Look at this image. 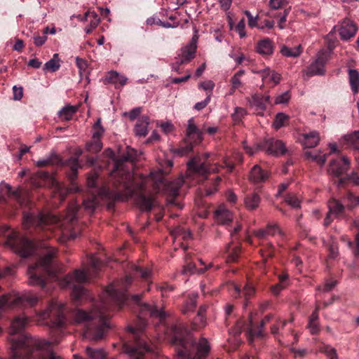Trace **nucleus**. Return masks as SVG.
<instances>
[{
    "mask_svg": "<svg viewBox=\"0 0 359 359\" xmlns=\"http://www.w3.org/2000/svg\"><path fill=\"white\" fill-rule=\"evenodd\" d=\"M136 158L135 151L132 148H127V154L123 155L121 159L116 161L115 168L111 175L116 178L114 184L117 186L119 184L123 187L124 191L116 192L109 190L107 187H102L100 189L99 196L109 200H121L126 201L133 195H137V203L142 211H150L155 205V200L153 196H146L144 194L145 181L141 180L137 182L133 174L130 171L133 168L130 163L129 168L125 162L133 161Z\"/></svg>",
    "mask_w": 359,
    "mask_h": 359,
    "instance_id": "1",
    "label": "nucleus"
},
{
    "mask_svg": "<svg viewBox=\"0 0 359 359\" xmlns=\"http://www.w3.org/2000/svg\"><path fill=\"white\" fill-rule=\"evenodd\" d=\"M28 324L25 316L15 317L11 322L9 330V341L13 351L12 359H62L50 348L51 345H57L60 340L52 337L51 341H34L22 334V330Z\"/></svg>",
    "mask_w": 359,
    "mask_h": 359,
    "instance_id": "2",
    "label": "nucleus"
},
{
    "mask_svg": "<svg viewBox=\"0 0 359 359\" xmlns=\"http://www.w3.org/2000/svg\"><path fill=\"white\" fill-rule=\"evenodd\" d=\"M109 305L102 300L100 306H97L89 313L82 310H76L74 319L77 323H85L84 337L90 341H98L103 338L105 332L109 329L107 311Z\"/></svg>",
    "mask_w": 359,
    "mask_h": 359,
    "instance_id": "3",
    "label": "nucleus"
},
{
    "mask_svg": "<svg viewBox=\"0 0 359 359\" xmlns=\"http://www.w3.org/2000/svg\"><path fill=\"white\" fill-rule=\"evenodd\" d=\"M172 333L171 343L177 346V355L182 359H203L208 355L210 346L207 339L194 341L182 325H175Z\"/></svg>",
    "mask_w": 359,
    "mask_h": 359,
    "instance_id": "4",
    "label": "nucleus"
},
{
    "mask_svg": "<svg viewBox=\"0 0 359 359\" xmlns=\"http://www.w3.org/2000/svg\"><path fill=\"white\" fill-rule=\"evenodd\" d=\"M57 255V250L52 247L46 248L40 261L36 264L29 267L27 273L29 284L34 286L45 287V281L41 272L46 271L50 276H54L56 271L52 269L51 264Z\"/></svg>",
    "mask_w": 359,
    "mask_h": 359,
    "instance_id": "5",
    "label": "nucleus"
},
{
    "mask_svg": "<svg viewBox=\"0 0 359 359\" xmlns=\"http://www.w3.org/2000/svg\"><path fill=\"white\" fill-rule=\"evenodd\" d=\"M78 209L79 206L76 204L72 203L69 205L66 215L62 219L53 213L40 214L37 216H34L31 213H26L24 215L22 224L25 228H27L29 224L41 226L43 224H57L60 226H62L65 222L71 223L76 219Z\"/></svg>",
    "mask_w": 359,
    "mask_h": 359,
    "instance_id": "6",
    "label": "nucleus"
},
{
    "mask_svg": "<svg viewBox=\"0 0 359 359\" xmlns=\"http://www.w3.org/2000/svg\"><path fill=\"white\" fill-rule=\"evenodd\" d=\"M32 184L36 187L43 186L52 187L54 192V197H57L60 202H62L70 190L60 184L53 176L47 172L39 171L34 175L31 179Z\"/></svg>",
    "mask_w": 359,
    "mask_h": 359,
    "instance_id": "7",
    "label": "nucleus"
},
{
    "mask_svg": "<svg viewBox=\"0 0 359 359\" xmlns=\"http://www.w3.org/2000/svg\"><path fill=\"white\" fill-rule=\"evenodd\" d=\"M65 305L56 299H53L48 307L38 315L39 320L50 318V327L54 329H61L65 324L64 315Z\"/></svg>",
    "mask_w": 359,
    "mask_h": 359,
    "instance_id": "8",
    "label": "nucleus"
},
{
    "mask_svg": "<svg viewBox=\"0 0 359 359\" xmlns=\"http://www.w3.org/2000/svg\"><path fill=\"white\" fill-rule=\"evenodd\" d=\"M162 170L151 174V180L154 182V189L158 191H163L165 194L172 197H175L179 194V189L182 187L184 180L179 178L173 182H166L163 175Z\"/></svg>",
    "mask_w": 359,
    "mask_h": 359,
    "instance_id": "9",
    "label": "nucleus"
},
{
    "mask_svg": "<svg viewBox=\"0 0 359 359\" xmlns=\"http://www.w3.org/2000/svg\"><path fill=\"white\" fill-rule=\"evenodd\" d=\"M90 278L88 272L76 270L73 274L67 275L64 278L65 285L72 287V296L74 299H80L86 293V290L80 283L87 282Z\"/></svg>",
    "mask_w": 359,
    "mask_h": 359,
    "instance_id": "10",
    "label": "nucleus"
},
{
    "mask_svg": "<svg viewBox=\"0 0 359 359\" xmlns=\"http://www.w3.org/2000/svg\"><path fill=\"white\" fill-rule=\"evenodd\" d=\"M244 149L250 156L255 154L258 150L265 151L266 153L273 155L284 154L286 152L285 144L281 140L268 139L257 144L255 148L244 145Z\"/></svg>",
    "mask_w": 359,
    "mask_h": 359,
    "instance_id": "11",
    "label": "nucleus"
},
{
    "mask_svg": "<svg viewBox=\"0 0 359 359\" xmlns=\"http://www.w3.org/2000/svg\"><path fill=\"white\" fill-rule=\"evenodd\" d=\"M6 244L23 257H27L33 252L32 242L25 237H19L17 232H13L8 236Z\"/></svg>",
    "mask_w": 359,
    "mask_h": 359,
    "instance_id": "12",
    "label": "nucleus"
},
{
    "mask_svg": "<svg viewBox=\"0 0 359 359\" xmlns=\"http://www.w3.org/2000/svg\"><path fill=\"white\" fill-rule=\"evenodd\" d=\"M39 299L31 294L19 296L17 294H8L0 297V310L23 306L27 302L30 306L35 305Z\"/></svg>",
    "mask_w": 359,
    "mask_h": 359,
    "instance_id": "13",
    "label": "nucleus"
},
{
    "mask_svg": "<svg viewBox=\"0 0 359 359\" xmlns=\"http://www.w3.org/2000/svg\"><path fill=\"white\" fill-rule=\"evenodd\" d=\"M132 278L127 276L125 280L118 282L116 285H110L106 290L107 298L110 299L119 307L122 306L128 299L126 294V287L131 283Z\"/></svg>",
    "mask_w": 359,
    "mask_h": 359,
    "instance_id": "14",
    "label": "nucleus"
},
{
    "mask_svg": "<svg viewBox=\"0 0 359 359\" xmlns=\"http://www.w3.org/2000/svg\"><path fill=\"white\" fill-rule=\"evenodd\" d=\"M187 165V178L193 179L198 176L201 177V180H204L210 172H216L218 171V168L211 170L208 167V163L205 162L201 163L198 156H195L191 159L188 162ZM198 181H200V180Z\"/></svg>",
    "mask_w": 359,
    "mask_h": 359,
    "instance_id": "15",
    "label": "nucleus"
},
{
    "mask_svg": "<svg viewBox=\"0 0 359 359\" xmlns=\"http://www.w3.org/2000/svg\"><path fill=\"white\" fill-rule=\"evenodd\" d=\"M328 60L327 54L321 51L317 54L316 59L304 70L308 76L323 75L325 74V65Z\"/></svg>",
    "mask_w": 359,
    "mask_h": 359,
    "instance_id": "16",
    "label": "nucleus"
},
{
    "mask_svg": "<svg viewBox=\"0 0 359 359\" xmlns=\"http://www.w3.org/2000/svg\"><path fill=\"white\" fill-rule=\"evenodd\" d=\"M104 132V128L101 126V118H97L93 126V135L90 142L87 144V148L89 151L97 153L102 148V143L100 138Z\"/></svg>",
    "mask_w": 359,
    "mask_h": 359,
    "instance_id": "17",
    "label": "nucleus"
},
{
    "mask_svg": "<svg viewBox=\"0 0 359 359\" xmlns=\"http://www.w3.org/2000/svg\"><path fill=\"white\" fill-rule=\"evenodd\" d=\"M149 348L140 338H135V345L128 344H124L123 351L133 359H143V355L145 352L149 351Z\"/></svg>",
    "mask_w": 359,
    "mask_h": 359,
    "instance_id": "18",
    "label": "nucleus"
},
{
    "mask_svg": "<svg viewBox=\"0 0 359 359\" xmlns=\"http://www.w3.org/2000/svg\"><path fill=\"white\" fill-rule=\"evenodd\" d=\"M349 167V159L346 156H342L330 161L327 172L330 175L338 177L346 172Z\"/></svg>",
    "mask_w": 359,
    "mask_h": 359,
    "instance_id": "19",
    "label": "nucleus"
},
{
    "mask_svg": "<svg viewBox=\"0 0 359 359\" xmlns=\"http://www.w3.org/2000/svg\"><path fill=\"white\" fill-rule=\"evenodd\" d=\"M197 36H194L186 46L182 48L181 54L177 62V65L188 63L195 57L197 46Z\"/></svg>",
    "mask_w": 359,
    "mask_h": 359,
    "instance_id": "20",
    "label": "nucleus"
},
{
    "mask_svg": "<svg viewBox=\"0 0 359 359\" xmlns=\"http://www.w3.org/2000/svg\"><path fill=\"white\" fill-rule=\"evenodd\" d=\"M357 30L358 27L351 20L345 19L340 25L339 32L341 39L346 41L353 37Z\"/></svg>",
    "mask_w": 359,
    "mask_h": 359,
    "instance_id": "21",
    "label": "nucleus"
},
{
    "mask_svg": "<svg viewBox=\"0 0 359 359\" xmlns=\"http://www.w3.org/2000/svg\"><path fill=\"white\" fill-rule=\"evenodd\" d=\"M140 306V315L149 316L152 318H158L161 320L166 316L165 313L162 310H158L155 304H142Z\"/></svg>",
    "mask_w": 359,
    "mask_h": 359,
    "instance_id": "22",
    "label": "nucleus"
},
{
    "mask_svg": "<svg viewBox=\"0 0 359 359\" xmlns=\"http://www.w3.org/2000/svg\"><path fill=\"white\" fill-rule=\"evenodd\" d=\"M104 81L105 83L114 85L116 88H119L126 84L128 78L116 71H110L106 75Z\"/></svg>",
    "mask_w": 359,
    "mask_h": 359,
    "instance_id": "23",
    "label": "nucleus"
},
{
    "mask_svg": "<svg viewBox=\"0 0 359 359\" xmlns=\"http://www.w3.org/2000/svg\"><path fill=\"white\" fill-rule=\"evenodd\" d=\"M187 139L194 140L195 144L199 143L202 140L201 132L196 126L193 118L188 121Z\"/></svg>",
    "mask_w": 359,
    "mask_h": 359,
    "instance_id": "24",
    "label": "nucleus"
},
{
    "mask_svg": "<svg viewBox=\"0 0 359 359\" xmlns=\"http://www.w3.org/2000/svg\"><path fill=\"white\" fill-rule=\"evenodd\" d=\"M269 177L267 172L264 171L258 165H255L251 169L249 179L254 183H259L266 181Z\"/></svg>",
    "mask_w": 359,
    "mask_h": 359,
    "instance_id": "25",
    "label": "nucleus"
},
{
    "mask_svg": "<svg viewBox=\"0 0 359 359\" xmlns=\"http://www.w3.org/2000/svg\"><path fill=\"white\" fill-rule=\"evenodd\" d=\"M216 221L220 224H226L233 220V214L224 207H220L215 211Z\"/></svg>",
    "mask_w": 359,
    "mask_h": 359,
    "instance_id": "26",
    "label": "nucleus"
},
{
    "mask_svg": "<svg viewBox=\"0 0 359 359\" xmlns=\"http://www.w3.org/2000/svg\"><path fill=\"white\" fill-rule=\"evenodd\" d=\"M304 145L307 148L316 147L320 142L319 133L316 131H311L303 135Z\"/></svg>",
    "mask_w": 359,
    "mask_h": 359,
    "instance_id": "27",
    "label": "nucleus"
},
{
    "mask_svg": "<svg viewBox=\"0 0 359 359\" xmlns=\"http://www.w3.org/2000/svg\"><path fill=\"white\" fill-rule=\"evenodd\" d=\"M348 82L351 91L354 95L359 92V72L354 69H348Z\"/></svg>",
    "mask_w": 359,
    "mask_h": 359,
    "instance_id": "28",
    "label": "nucleus"
},
{
    "mask_svg": "<svg viewBox=\"0 0 359 359\" xmlns=\"http://www.w3.org/2000/svg\"><path fill=\"white\" fill-rule=\"evenodd\" d=\"M250 105L257 111L259 114H262V111L266 108V105L263 100L262 95L259 94H255L252 97L250 101Z\"/></svg>",
    "mask_w": 359,
    "mask_h": 359,
    "instance_id": "29",
    "label": "nucleus"
},
{
    "mask_svg": "<svg viewBox=\"0 0 359 359\" xmlns=\"http://www.w3.org/2000/svg\"><path fill=\"white\" fill-rule=\"evenodd\" d=\"M304 155L306 157V158L317 163L320 166H323L325 165V163L327 161V154L322 155L320 151H305Z\"/></svg>",
    "mask_w": 359,
    "mask_h": 359,
    "instance_id": "30",
    "label": "nucleus"
},
{
    "mask_svg": "<svg viewBox=\"0 0 359 359\" xmlns=\"http://www.w3.org/2000/svg\"><path fill=\"white\" fill-rule=\"evenodd\" d=\"M77 110L78 107L76 106L66 105L59 111L58 116L62 121H69Z\"/></svg>",
    "mask_w": 359,
    "mask_h": 359,
    "instance_id": "31",
    "label": "nucleus"
},
{
    "mask_svg": "<svg viewBox=\"0 0 359 359\" xmlns=\"http://www.w3.org/2000/svg\"><path fill=\"white\" fill-rule=\"evenodd\" d=\"M260 201V197L257 194L252 193L246 196L244 202L247 209L253 210L258 208Z\"/></svg>",
    "mask_w": 359,
    "mask_h": 359,
    "instance_id": "32",
    "label": "nucleus"
},
{
    "mask_svg": "<svg viewBox=\"0 0 359 359\" xmlns=\"http://www.w3.org/2000/svg\"><path fill=\"white\" fill-rule=\"evenodd\" d=\"M272 42L269 39L260 41L257 46V51L262 55H271L273 53Z\"/></svg>",
    "mask_w": 359,
    "mask_h": 359,
    "instance_id": "33",
    "label": "nucleus"
},
{
    "mask_svg": "<svg viewBox=\"0 0 359 359\" xmlns=\"http://www.w3.org/2000/svg\"><path fill=\"white\" fill-rule=\"evenodd\" d=\"M344 140L347 147L359 150V130L346 135Z\"/></svg>",
    "mask_w": 359,
    "mask_h": 359,
    "instance_id": "34",
    "label": "nucleus"
},
{
    "mask_svg": "<svg viewBox=\"0 0 359 359\" xmlns=\"http://www.w3.org/2000/svg\"><path fill=\"white\" fill-rule=\"evenodd\" d=\"M328 208L330 214L334 217H338L344 210V206L339 201L336 199L330 200L328 202Z\"/></svg>",
    "mask_w": 359,
    "mask_h": 359,
    "instance_id": "35",
    "label": "nucleus"
},
{
    "mask_svg": "<svg viewBox=\"0 0 359 359\" xmlns=\"http://www.w3.org/2000/svg\"><path fill=\"white\" fill-rule=\"evenodd\" d=\"M266 323L262 320L260 323L259 327L257 329H254L252 321H250V325L248 328V335H249V341L252 343V340L255 337H262L263 334V327L265 326Z\"/></svg>",
    "mask_w": 359,
    "mask_h": 359,
    "instance_id": "36",
    "label": "nucleus"
},
{
    "mask_svg": "<svg viewBox=\"0 0 359 359\" xmlns=\"http://www.w3.org/2000/svg\"><path fill=\"white\" fill-rule=\"evenodd\" d=\"M302 52V47L301 45H299L292 48L286 46H283L280 49L281 54L286 57H297L300 55Z\"/></svg>",
    "mask_w": 359,
    "mask_h": 359,
    "instance_id": "37",
    "label": "nucleus"
},
{
    "mask_svg": "<svg viewBox=\"0 0 359 359\" xmlns=\"http://www.w3.org/2000/svg\"><path fill=\"white\" fill-rule=\"evenodd\" d=\"M149 121L147 117H143L135 126V133L137 136H146Z\"/></svg>",
    "mask_w": 359,
    "mask_h": 359,
    "instance_id": "38",
    "label": "nucleus"
},
{
    "mask_svg": "<svg viewBox=\"0 0 359 359\" xmlns=\"http://www.w3.org/2000/svg\"><path fill=\"white\" fill-rule=\"evenodd\" d=\"M60 162L59 156L53 153L48 157L36 162L38 167H46L50 165L58 164Z\"/></svg>",
    "mask_w": 359,
    "mask_h": 359,
    "instance_id": "39",
    "label": "nucleus"
},
{
    "mask_svg": "<svg viewBox=\"0 0 359 359\" xmlns=\"http://www.w3.org/2000/svg\"><path fill=\"white\" fill-rule=\"evenodd\" d=\"M60 67V59L58 54L55 53L53 55L52 59L48 61L43 67L45 71H50L51 72H56Z\"/></svg>",
    "mask_w": 359,
    "mask_h": 359,
    "instance_id": "40",
    "label": "nucleus"
},
{
    "mask_svg": "<svg viewBox=\"0 0 359 359\" xmlns=\"http://www.w3.org/2000/svg\"><path fill=\"white\" fill-rule=\"evenodd\" d=\"M86 354L89 359H104L105 352L102 349H93L90 347H86Z\"/></svg>",
    "mask_w": 359,
    "mask_h": 359,
    "instance_id": "41",
    "label": "nucleus"
},
{
    "mask_svg": "<svg viewBox=\"0 0 359 359\" xmlns=\"http://www.w3.org/2000/svg\"><path fill=\"white\" fill-rule=\"evenodd\" d=\"M212 266V264H210L208 266H206L203 269H198L196 270V266L194 264L191 262H187L185 266H184L182 269V273L183 274H187V273H202L205 271H206L208 269L210 268Z\"/></svg>",
    "mask_w": 359,
    "mask_h": 359,
    "instance_id": "42",
    "label": "nucleus"
},
{
    "mask_svg": "<svg viewBox=\"0 0 359 359\" xmlns=\"http://www.w3.org/2000/svg\"><path fill=\"white\" fill-rule=\"evenodd\" d=\"M288 120L289 116L284 113H278L276 116L275 120L273 123V126L274 127L275 129L278 130L281 127L285 126Z\"/></svg>",
    "mask_w": 359,
    "mask_h": 359,
    "instance_id": "43",
    "label": "nucleus"
},
{
    "mask_svg": "<svg viewBox=\"0 0 359 359\" xmlns=\"http://www.w3.org/2000/svg\"><path fill=\"white\" fill-rule=\"evenodd\" d=\"M239 252L240 248L238 246H235L231 248V244H228V245L226 246V252L229 253L227 262H236L238 259Z\"/></svg>",
    "mask_w": 359,
    "mask_h": 359,
    "instance_id": "44",
    "label": "nucleus"
},
{
    "mask_svg": "<svg viewBox=\"0 0 359 359\" xmlns=\"http://www.w3.org/2000/svg\"><path fill=\"white\" fill-rule=\"evenodd\" d=\"M245 72L243 69H241L231 77L230 82L231 86H233V89H238L243 86V83L241 81V77L245 74Z\"/></svg>",
    "mask_w": 359,
    "mask_h": 359,
    "instance_id": "45",
    "label": "nucleus"
},
{
    "mask_svg": "<svg viewBox=\"0 0 359 359\" xmlns=\"http://www.w3.org/2000/svg\"><path fill=\"white\" fill-rule=\"evenodd\" d=\"M344 201L346 203V205L349 208H353L359 205V195L355 196L351 192H348L344 198Z\"/></svg>",
    "mask_w": 359,
    "mask_h": 359,
    "instance_id": "46",
    "label": "nucleus"
},
{
    "mask_svg": "<svg viewBox=\"0 0 359 359\" xmlns=\"http://www.w3.org/2000/svg\"><path fill=\"white\" fill-rule=\"evenodd\" d=\"M247 114V111L242 107H236L234 112L231 114V117L234 124H239L242 119Z\"/></svg>",
    "mask_w": 359,
    "mask_h": 359,
    "instance_id": "47",
    "label": "nucleus"
},
{
    "mask_svg": "<svg viewBox=\"0 0 359 359\" xmlns=\"http://www.w3.org/2000/svg\"><path fill=\"white\" fill-rule=\"evenodd\" d=\"M351 181L354 184L359 186V175L355 172H352L351 174L348 175L346 177L341 178L337 182V185L338 187L344 184L346 181Z\"/></svg>",
    "mask_w": 359,
    "mask_h": 359,
    "instance_id": "48",
    "label": "nucleus"
},
{
    "mask_svg": "<svg viewBox=\"0 0 359 359\" xmlns=\"http://www.w3.org/2000/svg\"><path fill=\"white\" fill-rule=\"evenodd\" d=\"M186 141H187V144L185 147H180L179 149H175L174 151V152L175 154H177L180 156H184V155L189 154V152H191L192 151L194 144H196L194 143V140H189L188 139H187Z\"/></svg>",
    "mask_w": 359,
    "mask_h": 359,
    "instance_id": "49",
    "label": "nucleus"
},
{
    "mask_svg": "<svg viewBox=\"0 0 359 359\" xmlns=\"http://www.w3.org/2000/svg\"><path fill=\"white\" fill-rule=\"evenodd\" d=\"M68 164L69 165L72 173L69 175V179L72 182L76 177L77 170L79 168L77 158H71L69 160Z\"/></svg>",
    "mask_w": 359,
    "mask_h": 359,
    "instance_id": "50",
    "label": "nucleus"
},
{
    "mask_svg": "<svg viewBox=\"0 0 359 359\" xmlns=\"http://www.w3.org/2000/svg\"><path fill=\"white\" fill-rule=\"evenodd\" d=\"M285 202L294 208H300V200L294 194H289L285 198Z\"/></svg>",
    "mask_w": 359,
    "mask_h": 359,
    "instance_id": "51",
    "label": "nucleus"
},
{
    "mask_svg": "<svg viewBox=\"0 0 359 359\" xmlns=\"http://www.w3.org/2000/svg\"><path fill=\"white\" fill-rule=\"evenodd\" d=\"M98 201L96 196H93L92 198L86 199L83 201V205L85 209L93 211L97 205Z\"/></svg>",
    "mask_w": 359,
    "mask_h": 359,
    "instance_id": "52",
    "label": "nucleus"
},
{
    "mask_svg": "<svg viewBox=\"0 0 359 359\" xmlns=\"http://www.w3.org/2000/svg\"><path fill=\"white\" fill-rule=\"evenodd\" d=\"M172 234L174 236L175 239L177 238L178 237H182V238L183 239H187L191 236L190 232H187L180 227L176 228L172 232Z\"/></svg>",
    "mask_w": 359,
    "mask_h": 359,
    "instance_id": "53",
    "label": "nucleus"
},
{
    "mask_svg": "<svg viewBox=\"0 0 359 359\" xmlns=\"http://www.w3.org/2000/svg\"><path fill=\"white\" fill-rule=\"evenodd\" d=\"M86 16H89L90 18V24L92 25L93 27H97L100 23V18L95 11H87Z\"/></svg>",
    "mask_w": 359,
    "mask_h": 359,
    "instance_id": "54",
    "label": "nucleus"
},
{
    "mask_svg": "<svg viewBox=\"0 0 359 359\" xmlns=\"http://www.w3.org/2000/svg\"><path fill=\"white\" fill-rule=\"evenodd\" d=\"M266 230L267 236H274L276 233L283 235L282 231L277 224H269L266 226Z\"/></svg>",
    "mask_w": 359,
    "mask_h": 359,
    "instance_id": "55",
    "label": "nucleus"
},
{
    "mask_svg": "<svg viewBox=\"0 0 359 359\" xmlns=\"http://www.w3.org/2000/svg\"><path fill=\"white\" fill-rule=\"evenodd\" d=\"M199 87L201 88L202 89H203L204 90H205L207 92V95L210 93V95H211L212 91L215 87V83H213V81H212L210 80L205 81L201 82L199 84Z\"/></svg>",
    "mask_w": 359,
    "mask_h": 359,
    "instance_id": "56",
    "label": "nucleus"
},
{
    "mask_svg": "<svg viewBox=\"0 0 359 359\" xmlns=\"http://www.w3.org/2000/svg\"><path fill=\"white\" fill-rule=\"evenodd\" d=\"M290 99V95L289 91H285L276 97L275 104H278L287 103Z\"/></svg>",
    "mask_w": 359,
    "mask_h": 359,
    "instance_id": "57",
    "label": "nucleus"
},
{
    "mask_svg": "<svg viewBox=\"0 0 359 359\" xmlns=\"http://www.w3.org/2000/svg\"><path fill=\"white\" fill-rule=\"evenodd\" d=\"M287 4V0H270L269 6L272 9L277 10Z\"/></svg>",
    "mask_w": 359,
    "mask_h": 359,
    "instance_id": "58",
    "label": "nucleus"
},
{
    "mask_svg": "<svg viewBox=\"0 0 359 359\" xmlns=\"http://www.w3.org/2000/svg\"><path fill=\"white\" fill-rule=\"evenodd\" d=\"M236 31L238 32L241 38H243L245 36L246 34L245 32V20L243 18L241 20L235 28Z\"/></svg>",
    "mask_w": 359,
    "mask_h": 359,
    "instance_id": "59",
    "label": "nucleus"
},
{
    "mask_svg": "<svg viewBox=\"0 0 359 359\" xmlns=\"http://www.w3.org/2000/svg\"><path fill=\"white\" fill-rule=\"evenodd\" d=\"M134 270L140 273L142 278L147 279L151 276V270L148 268L142 269L140 266H135Z\"/></svg>",
    "mask_w": 359,
    "mask_h": 359,
    "instance_id": "60",
    "label": "nucleus"
},
{
    "mask_svg": "<svg viewBox=\"0 0 359 359\" xmlns=\"http://www.w3.org/2000/svg\"><path fill=\"white\" fill-rule=\"evenodd\" d=\"M287 324L286 320H277V323L271 326V332L273 334H276L278 333L279 329L283 328L285 325Z\"/></svg>",
    "mask_w": 359,
    "mask_h": 359,
    "instance_id": "61",
    "label": "nucleus"
},
{
    "mask_svg": "<svg viewBox=\"0 0 359 359\" xmlns=\"http://www.w3.org/2000/svg\"><path fill=\"white\" fill-rule=\"evenodd\" d=\"M196 298L197 295H194L193 298H191L190 302L187 303L185 306V308L182 310L184 313H186L189 311H193L196 306Z\"/></svg>",
    "mask_w": 359,
    "mask_h": 359,
    "instance_id": "62",
    "label": "nucleus"
},
{
    "mask_svg": "<svg viewBox=\"0 0 359 359\" xmlns=\"http://www.w3.org/2000/svg\"><path fill=\"white\" fill-rule=\"evenodd\" d=\"M89 264L91 268L96 271L98 269L100 268L102 263L101 261L95 257V256H90L89 257Z\"/></svg>",
    "mask_w": 359,
    "mask_h": 359,
    "instance_id": "63",
    "label": "nucleus"
},
{
    "mask_svg": "<svg viewBox=\"0 0 359 359\" xmlns=\"http://www.w3.org/2000/svg\"><path fill=\"white\" fill-rule=\"evenodd\" d=\"M243 294L246 299H250L255 294V289L250 284H246L243 288Z\"/></svg>",
    "mask_w": 359,
    "mask_h": 359,
    "instance_id": "64",
    "label": "nucleus"
}]
</instances>
